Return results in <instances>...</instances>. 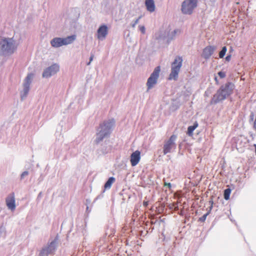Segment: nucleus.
<instances>
[{
  "mask_svg": "<svg viewBox=\"0 0 256 256\" xmlns=\"http://www.w3.org/2000/svg\"><path fill=\"white\" fill-rule=\"evenodd\" d=\"M178 32H180V30L178 29H176L172 32L170 33H168V42H169L172 40L176 36V34Z\"/></svg>",
  "mask_w": 256,
  "mask_h": 256,
  "instance_id": "aec40b11",
  "label": "nucleus"
},
{
  "mask_svg": "<svg viewBox=\"0 0 256 256\" xmlns=\"http://www.w3.org/2000/svg\"><path fill=\"white\" fill-rule=\"evenodd\" d=\"M76 38L74 34L69 36L66 38L56 37L50 42L51 46L55 48H59L72 44Z\"/></svg>",
  "mask_w": 256,
  "mask_h": 256,
  "instance_id": "39448f33",
  "label": "nucleus"
},
{
  "mask_svg": "<svg viewBox=\"0 0 256 256\" xmlns=\"http://www.w3.org/2000/svg\"><path fill=\"white\" fill-rule=\"evenodd\" d=\"M197 4H194L190 2L185 0L182 4V12L185 14H192L194 9L196 8Z\"/></svg>",
  "mask_w": 256,
  "mask_h": 256,
  "instance_id": "9b49d317",
  "label": "nucleus"
},
{
  "mask_svg": "<svg viewBox=\"0 0 256 256\" xmlns=\"http://www.w3.org/2000/svg\"><path fill=\"white\" fill-rule=\"evenodd\" d=\"M143 204L144 206H146L148 205V202H144Z\"/></svg>",
  "mask_w": 256,
  "mask_h": 256,
  "instance_id": "f704fd0d",
  "label": "nucleus"
},
{
  "mask_svg": "<svg viewBox=\"0 0 256 256\" xmlns=\"http://www.w3.org/2000/svg\"><path fill=\"white\" fill-rule=\"evenodd\" d=\"M29 174V172L28 170H25L22 172L20 176V180H22L25 178L26 176H27Z\"/></svg>",
  "mask_w": 256,
  "mask_h": 256,
  "instance_id": "b1692460",
  "label": "nucleus"
},
{
  "mask_svg": "<svg viewBox=\"0 0 256 256\" xmlns=\"http://www.w3.org/2000/svg\"><path fill=\"white\" fill-rule=\"evenodd\" d=\"M232 49L231 48V49H230V52H232Z\"/></svg>",
  "mask_w": 256,
  "mask_h": 256,
  "instance_id": "ea45409f",
  "label": "nucleus"
},
{
  "mask_svg": "<svg viewBox=\"0 0 256 256\" xmlns=\"http://www.w3.org/2000/svg\"><path fill=\"white\" fill-rule=\"evenodd\" d=\"M59 69V66L56 64H54L44 70L42 76L44 78H49L56 74Z\"/></svg>",
  "mask_w": 256,
  "mask_h": 256,
  "instance_id": "9d476101",
  "label": "nucleus"
},
{
  "mask_svg": "<svg viewBox=\"0 0 256 256\" xmlns=\"http://www.w3.org/2000/svg\"><path fill=\"white\" fill-rule=\"evenodd\" d=\"M183 60L182 56H177L172 64L171 72L169 75L168 80H177L180 68L182 66Z\"/></svg>",
  "mask_w": 256,
  "mask_h": 256,
  "instance_id": "423d86ee",
  "label": "nucleus"
},
{
  "mask_svg": "<svg viewBox=\"0 0 256 256\" xmlns=\"http://www.w3.org/2000/svg\"><path fill=\"white\" fill-rule=\"evenodd\" d=\"M234 84L230 82L222 84L216 90L210 101V104H216L228 98L234 92Z\"/></svg>",
  "mask_w": 256,
  "mask_h": 256,
  "instance_id": "f257e3e1",
  "label": "nucleus"
},
{
  "mask_svg": "<svg viewBox=\"0 0 256 256\" xmlns=\"http://www.w3.org/2000/svg\"><path fill=\"white\" fill-rule=\"evenodd\" d=\"M188 1L190 2L191 3H193L194 4H197L198 0H187Z\"/></svg>",
  "mask_w": 256,
  "mask_h": 256,
  "instance_id": "2f4dec72",
  "label": "nucleus"
},
{
  "mask_svg": "<svg viewBox=\"0 0 256 256\" xmlns=\"http://www.w3.org/2000/svg\"><path fill=\"white\" fill-rule=\"evenodd\" d=\"M142 16H140L136 18L132 24L131 26L132 28H135L136 24L142 18Z\"/></svg>",
  "mask_w": 256,
  "mask_h": 256,
  "instance_id": "393cba45",
  "label": "nucleus"
},
{
  "mask_svg": "<svg viewBox=\"0 0 256 256\" xmlns=\"http://www.w3.org/2000/svg\"><path fill=\"white\" fill-rule=\"evenodd\" d=\"M116 179L114 177H110L104 184L105 190L109 189L111 188L112 184L114 182Z\"/></svg>",
  "mask_w": 256,
  "mask_h": 256,
  "instance_id": "6ab92c4d",
  "label": "nucleus"
},
{
  "mask_svg": "<svg viewBox=\"0 0 256 256\" xmlns=\"http://www.w3.org/2000/svg\"><path fill=\"white\" fill-rule=\"evenodd\" d=\"M210 202L211 203V206H210V210H209L208 212L206 214H204L202 217L198 219V221L201 222H203L206 220L207 216L210 214V212L212 208L213 202L210 201Z\"/></svg>",
  "mask_w": 256,
  "mask_h": 256,
  "instance_id": "412c9836",
  "label": "nucleus"
},
{
  "mask_svg": "<svg viewBox=\"0 0 256 256\" xmlns=\"http://www.w3.org/2000/svg\"><path fill=\"white\" fill-rule=\"evenodd\" d=\"M160 71V66H158L154 69L153 72L150 74V76L148 78L146 82L148 90L153 88L154 85L156 84Z\"/></svg>",
  "mask_w": 256,
  "mask_h": 256,
  "instance_id": "0eeeda50",
  "label": "nucleus"
},
{
  "mask_svg": "<svg viewBox=\"0 0 256 256\" xmlns=\"http://www.w3.org/2000/svg\"><path fill=\"white\" fill-rule=\"evenodd\" d=\"M214 80H215V81H216V84H218V78H217V76H216L214 77Z\"/></svg>",
  "mask_w": 256,
  "mask_h": 256,
  "instance_id": "c9c22d12",
  "label": "nucleus"
},
{
  "mask_svg": "<svg viewBox=\"0 0 256 256\" xmlns=\"http://www.w3.org/2000/svg\"><path fill=\"white\" fill-rule=\"evenodd\" d=\"M33 76L34 74L30 73L25 78L23 84L24 89L20 95L22 100H24L26 97L30 90V84L32 83V80L33 78Z\"/></svg>",
  "mask_w": 256,
  "mask_h": 256,
  "instance_id": "6e6552de",
  "label": "nucleus"
},
{
  "mask_svg": "<svg viewBox=\"0 0 256 256\" xmlns=\"http://www.w3.org/2000/svg\"><path fill=\"white\" fill-rule=\"evenodd\" d=\"M58 237L56 236L51 242L42 248L38 256H48L49 254H54L58 248Z\"/></svg>",
  "mask_w": 256,
  "mask_h": 256,
  "instance_id": "20e7f679",
  "label": "nucleus"
},
{
  "mask_svg": "<svg viewBox=\"0 0 256 256\" xmlns=\"http://www.w3.org/2000/svg\"><path fill=\"white\" fill-rule=\"evenodd\" d=\"M218 75L220 78H224L226 76V72L222 71H220L218 72Z\"/></svg>",
  "mask_w": 256,
  "mask_h": 256,
  "instance_id": "a878e982",
  "label": "nucleus"
},
{
  "mask_svg": "<svg viewBox=\"0 0 256 256\" xmlns=\"http://www.w3.org/2000/svg\"><path fill=\"white\" fill-rule=\"evenodd\" d=\"M227 52V48L226 46H224L221 50L219 52V57L220 58H222L224 57V56L226 55V54Z\"/></svg>",
  "mask_w": 256,
  "mask_h": 256,
  "instance_id": "5701e85b",
  "label": "nucleus"
},
{
  "mask_svg": "<svg viewBox=\"0 0 256 256\" xmlns=\"http://www.w3.org/2000/svg\"><path fill=\"white\" fill-rule=\"evenodd\" d=\"M94 56V54H91L90 58V60L88 62H87V65L88 66L90 64L91 62L92 61Z\"/></svg>",
  "mask_w": 256,
  "mask_h": 256,
  "instance_id": "c756f323",
  "label": "nucleus"
},
{
  "mask_svg": "<svg viewBox=\"0 0 256 256\" xmlns=\"http://www.w3.org/2000/svg\"><path fill=\"white\" fill-rule=\"evenodd\" d=\"M86 204L87 206L90 204V199H86Z\"/></svg>",
  "mask_w": 256,
  "mask_h": 256,
  "instance_id": "72a5a7b5",
  "label": "nucleus"
},
{
  "mask_svg": "<svg viewBox=\"0 0 256 256\" xmlns=\"http://www.w3.org/2000/svg\"><path fill=\"white\" fill-rule=\"evenodd\" d=\"M140 160V152L136 150L133 152L130 157V162L132 166H134L138 164Z\"/></svg>",
  "mask_w": 256,
  "mask_h": 256,
  "instance_id": "2eb2a0df",
  "label": "nucleus"
},
{
  "mask_svg": "<svg viewBox=\"0 0 256 256\" xmlns=\"http://www.w3.org/2000/svg\"><path fill=\"white\" fill-rule=\"evenodd\" d=\"M140 28V30L142 33L143 34L145 33L146 32V28L144 26H139Z\"/></svg>",
  "mask_w": 256,
  "mask_h": 256,
  "instance_id": "cd10ccee",
  "label": "nucleus"
},
{
  "mask_svg": "<svg viewBox=\"0 0 256 256\" xmlns=\"http://www.w3.org/2000/svg\"><path fill=\"white\" fill-rule=\"evenodd\" d=\"M144 4L148 12H152L155 10L156 6L154 0H145Z\"/></svg>",
  "mask_w": 256,
  "mask_h": 256,
  "instance_id": "f3484780",
  "label": "nucleus"
},
{
  "mask_svg": "<svg viewBox=\"0 0 256 256\" xmlns=\"http://www.w3.org/2000/svg\"><path fill=\"white\" fill-rule=\"evenodd\" d=\"M6 228L2 224H0V236L5 232Z\"/></svg>",
  "mask_w": 256,
  "mask_h": 256,
  "instance_id": "bb28decb",
  "label": "nucleus"
},
{
  "mask_svg": "<svg viewBox=\"0 0 256 256\" xmlns=\"http://www.w3.org/2000/svg\"><path fill=\"white\" fill-rule=\"evenodd\" d=\"M164 186H166L170 189L172 188V184L170 182H165Z\"/></svg>",
  "mask_w": 256,
  "mask_h": 256,
  "instance_id": "7c9ffc66",
  "label": "nucleus"
},
{
  "mask_svg": "<svg viewBox=\"0 0 256 256\" xmlns=\"http://www.w3.org/2000/svg\"><path fill=\"white\" fill-rule=\"evenodd\" d=\"M198 126V122L196 121L192 126H188V128L186 134L190 136H192L193 135L194 131Z\"/></svg>",
  "mask_w": 256,
  "mask_h": 256,
  "instance_id": "a211bd4d",
  "label": "nucleus"
},
{
  "mask_svg": "<svg viewBox=\"0 0 256 256\" xmlns=\"http://www.w3.org/2000/svg\"><path fill=\"white\" fill-rule=\"evenodd\" d=\"M254 147H255V154H256V144H254Z\"/></svg>",
  "mask_w": 256,
  "mask_h": 256,
  "instance_id": "4c0bfd02",
  "label": "nucleus"
},
{
  "mask_svg": "<svg viewBox=\"0 0 256 256\" xmlns=\"http://www.w3.org/2000/svg\"><path fill=\"white\" fill-rule=\"evenodd\" d=\"M98 198H99V196L96 197V199H95L94 201H95L96 200H97Z\"/></svg>",
  "mask_w": 256,
  "mask_h": 256,
  "instance_id": "58836bf2",
  "label": "nucleus"
},
{
  "mask_svg": "<svg viewBox=\"0 0 256 256\" xmlns=\"http://www.w3.org/2000/svg\"><path fill=\"white\" fill-rule=\"evenodd\" d=\"M86 212H90V210H89V207L88 206H86Z\"/></svg>",
  "mask_w": 256,
  "mask_h": 256,
  "instance_id": "e433bc0d",
  "label": "nucleus"
},
{
  "mask_svg": "<svg viewBox=\"0 0 256 256\" xmlns=\"http://www.w3.org/2000/svg\"><path fill=\"white\" fill-rule=\"evenodd\" d=\"M176 136L174 134L172 135L169 139L165 142L163 147V152L164 154L170 152L172 148L176 147L175 142L176 139Z\"/></svg>",
  "mask_w": 256,
  "mask_h": 256,
  "instance_id": "1a4fd4ad",
  "label": "nucleus"
},
{
  "mask_svg": "<svg viewBox=\"0 0 256 256\" xmlns=\"http://www.w3.org/2000/svg\"><path fill=\"white\" fill-rule=\"evenodd\" d=\"M108 34V27L105 24L100 25L96 32V37L99 40H104Z\"/></svg>",
  "mask_w": 256,
  "mask_h": 256,
  "instance_id": "f8f14e48",
  "label": "nucleus"
},
{
  "mask_svg": "<svg viewBox=\"0 0 256 256\" xmlns=\"http://www.w3.org/2000/svg\"><path fill=\"white\" fill-rule=\"evenodd\" d=\"M114 125L115 120L113 118L104 120L102 123L100 124L97 129L94 142L98 144L104 138L109 137Z\"/></svg>",
  "mask_w": 256,
  "mask_h": 256,
  "instance_id": "f03ea898",
  "label": "nucleus"
},
{
  "mask_svg": "<svg viewBox=\"0 0 256 256\" xmlns=\"http://www.w3.org/2000/svg\"><path fill=\"white\" fill-rule=\"evenodd\" d=\"M6 204L8 209L14 210L16 208L15 198L14 194L6 198Z\"/></svg>",
  "mask_w": 256,
  "mask_h": 256,
  "instance_id": "dca6fc26",
  "label": "nucleus"
},
{
  "mask_svg": "<svg viewBox=\"0 0 256 256\" xmlns=\"http://www.w3.org/2000/svg\"><path fill=\"white\" fill-rule=\"evenodd\" d=\"M16 49L17 46L13 38H2L0 39V56H10Z\"/></svg>",
  "mask_w": 256,
  "mask_h": 256,
  "instance_id": "7ed1b4c3",
  "label": "nucleus"
},
{
  "mask_svg": "<svg viewBox=\"0 0 256 256\" xmlns=\"http://www.w3.org/2000/svg\"><path fill=\"white\" fill-rule=\"evenodd\" d=\"M254 117V114L253 112H252L250 115V120L253 121Z\"/></svg>",
  "mask_w": 256,
  "mask_h": 256,
  "instance_id": "473e14b6",
  "label": "nucleus"
},
{
  "mask_svg": "<svg viewBox=\"0 0 256 256\" xmlns=\"http://www.w3.org/2000/svg\"><path fill=\"white\" fill-rule=\"evenodd\" d=\"M112 146L110 144L109 141H105L104 143L101 144L99 148L98 149V153L100 154H105L110 152Z\"/></svg>",
  "mask_w": 256,
  "mask_h": 256,
  "instance_id": "4468645a",
  "label": "nucleus"
},
{
  "mask_svg": "<svg viewBox=\"0 0 256 256\" xmlns=\"http://www.w3.org/2000/svg\"><path fill=\"white\" fill-rule=\"evenodd\" d=\"M231 192L232 190L230 188H227L224 190V198L226 200H228L230 199Z\"/></svg>",
  "mask_w": 256,
  "mask_h": 256,
  "instance_id": "4be33fe9",
  "label": "nucleus"
},
{
  "mask_svg": "<svg viewBox=\"0 0 256 256\" xmlns=\"http://www.w3.org/2000/svg\"><path fill=\"white\" fill-rule=\"evenodd\" d=\"M231 58H232V56L230 54H227V56H226L225 58V60L227 62H229L230 61V59H231Z\"/></svg>",
  "mask_w": 256,
  "mask_h": 256,
  "instance_id": "c85d7f7f",
  "label": "nucleus"
},
{
  "mask_svg": "<svg viewBox=\"0 0 256 256\" xmlns=\"http://www.w3.org/2000/svg\"><path fill=\"white\" fill-rule=\"evenodd\" d=\"M216 50V46H208L205 47L202 54V57L206 60H208L210 56L214 54Z\"/></svg>",
  "mask_w": 256,
  "mask_h": 256,
  "instance_id": "ddd939ff",
  "label": "nucleus"
}]
</instances>
